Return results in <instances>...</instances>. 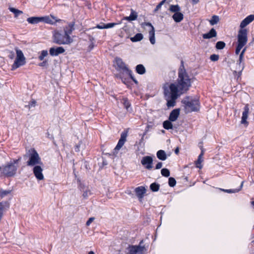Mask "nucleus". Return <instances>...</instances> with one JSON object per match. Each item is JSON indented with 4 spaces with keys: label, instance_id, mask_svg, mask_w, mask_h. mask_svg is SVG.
<instances>
[{
    "label": "nucleus",
    "instance_id": "nucleus-15",
    "mask_svg": "<svg viewBox=\"0 0 254 254\" xmlns=\"http://www.w3.org/2000/svg\"><path fill=\"white\" fill-rule=\"evenodd\" d=\"M250 111L249 105L248 104H247L244 108V111L242 113V116L241 119V123L242 124L246 125L247 126L248 125V122H247V119L248 118V115Z\"/></svg>",
    "mask_w": 254,
    "mask_h": 254
},
{
    "label": "nucleus",
    "instance_id": "nucleus-11",
    "mask_svg": "<svg viewBox=\"0 0 254 254\" xmlns=\"http://www.w3.org/2000/svg\"><path fill=\"white\" fill-rule=\"evenodd\" d=\"M115 62L117 66V70H122L124 72L128 70V68L121 58L116 57L115 59Z\"/></svg>",
    "mask_w": 254,
    "mask_h": 254
},
{
    "label": "nucleus",
    "instance_id": "nucleus-37",
    "mask_svg": "<svg viewBox=\"0 0 254 254\" xmlns=\"http://www.w3.org/2000/svg\"><path fill=\"white\" fill-rule=\"evenodd\" d=\"M160 185L156 182L151 184L150 185V189L153 192H156L159 190Z\"/></svg>",
    "mask_w": 254,
    "mask_h": 254
},
{
    "label": "nucleus",
    "instance_id": "nucleus-22",
    "mask_svg": "<svg viewBox=\"0 0 254 254\" xmlns=\"http://www.w3.org/2000/svg\"><path fill=\"white\" fill-rule=\"evenodd\" d=\"M138 16L137 13L133 9H130V14L129 16L124 17L123 19L128 21L135 20Z\"/></svg>",
    "mask_w": 254,
    "mask_h": 254
},
{
    "label": "nucleus",
    "instance_id": "nucleus-23",
    "mask_svg": "<svg viewBox=\"0 0 254 254\" xmlns=\"http://www.w3.org/2000/svg\"><path fill=\"white\" fill-rule=\"evenodd\" d=\"M201 153L199 155L197 160L195 162V165L196 167L199 169H201L202 167V166L201 165V163L202 161V157L204 154V149L202 148V147H201Z\"/></svg>",
    "mask_w": 254,
    "mask_h": 254
},
{
    "label": "nucleus",
    "instance_id": "nucleus-64",
    "mask_svg": "<svg viewBox=\"0 0 254 254\" xmlns=\"http://www.w3.org/2000/svg\"><path fill=\"white\" fill-rule=\"evenodd\" d=\"M88 254H95V253L93 251H90Z\"/></svg>",
    "mask_w": 254,
    "mask_h": 254
},
{
    "label": "nucleus",
    "instance_id": "nucleus-25",
    "mask_svg": "<svg viewBox=\"0 0 254 254\" xmlns=\"http://www.w3.org/2000/svg\"><path fill=\"white\" fill-rule=\"evenodd\" d=\"M172 18L176 23H179L182 21L184 19V14L180 11L174 13L172 15Z\"/></svg>",
    "mask_w": 254,
    "mask_h": 254
},
{
    "label": "nucleus",
    "instance_id": "nucleus-55",
    "mask_svg": "<svg viewBox=\"0 0 254 254\" xmlns=\"http://www.w3.org/2000/svg\"><path fill=\"white\" fill-rule=\"evenodd\" d=\"M94 217H90L88 219V220L87 221L86 223V225L87 226H89L90 224L93 222V221L94 220Z\"/></svg>",
    "mask_w": 254,
    "mask_h": 254
},
{
    "label": "nucleus",
    "instance_id": "nucleus-13",
    "mask_svg": "<svg viewBox=\"0 0 254 254\" xmlns=\"http://www.w3.org/2000/svg\"><path fill=\"white\" fill-rule=\"evenodd\" d=\"M64 52L65 49L63 47H53L49 49V54L52 57L58 56Z\"/></svg>",
    "mask_w": 254,
    "mask_h": 254
},
{
    "label": "nucleus",
    "instance_id": "nucleus-49",
    "mask_svg": "<svg viewBox=\"0 0 254 254\" xmlns=\"http://www.w3.org/2000/svg\"><path fill=\"white\" fill-rule=\"evenodd\" d=\"M152 127V125H150V124H148L146 127V128H145V131L143 133V134L142 136V138H141V140H143V137L144 136V135L146 134V133L148 131L149 129L150 128H151Z\"/></svg>",
    "mask_w": 254,
    "mask_h": 254
},
{
    "label": "nucleus",
    "instance_id": "nucleus-44",
    "mask_svg": "<svg viewBox=\"0 0 254 254\" xmlns=\"http://www.w3.org/2000/svg\"><path fill=\"white\" fill-rule=\"evenodd\" d=\"M168 184L170 187H174L176 185V181L173 177H170L168 180Z\"/></svg>",
    "mask_w": 254,
    "mask_h": 254
},
{
    "label": "nucleus",
    "instance_id": "nucleus-41",
    "mask_svg": "<svg viewBox=\"0 0 254 254\" xmlns=\"http://www.w3.org/2000/svg\"><path fill=\"white\" fill-rule=\"evenodd\" d=\"M123 104L124 106V107L127 111H129V109L131 106V104L127 98H124L123 99Z\"/></svg>",
    "mask_w": 254,
    "mask_h": 254
},
{
    "label": "nucleus",
    "instance_id": "nucleus-30",
    "mask_svg": "<svg viewBox=\"0 0 254 254\" xmlns=\"http://www.w3.org/2000/svg\"><path fill=\"white\" fill-rule=\"evenodd\" d=\"M143 38V36L141 33H137L133 37H130V39L132 42H139Z\"/></svg>",
    "mask_w": 254,
    "mask_h": 254
},
{
    "label": "nucleus",
    "instance_id": "nucleus-54",
    "mask_svg": "<svg viewBox=\"0 0 254 254\" xmlns=\"http://www.w3.org/2000/svg\"><path fill=\"white\" fill-rule=\"evenodd\" d=\"M126 72H127V73L128 74V75L129 76V77L132 80L133 78H134V76L132 75V71L130 69H128V70H127L126 71Z\"/></svg>",
    "mask_w": 254,
    "mask_h": 254
},
{
    "label": "nucleus",
    "instance_id": "nucleus-32",
    "mask_svg": "<svg viewBox=\"0 0 254 254\" xmlns=\"http://www.w3.org/2000/svg\"><path fill=\"white\" fill-rule=\"evenodd\" d=\"M169 10L171 12L176 13L180 11L181 7L178 4H171L169 7Z\"/></svg>",
    "mask_w": 254,
    "mask_h": 254
},
{
    "label": "nucleus",
    "instance_id": "nucleus-10",
    "mask_svg": "<svg viewBox=\"0 0 254 254\" xmlns=\"http://www.w3.org/2000/svg\"><path fill=\"white\" fill-rule=\"evenodd\" d=\"M43 165H38L33 168V173L35 178L39 181L43 180L44 178L43 174V169L41 167Z\"/></svg>",
    "mask_w": 254,
    "mask_h": 254
},
{
    "label": "nucleus",
    "instance_id": "nucleus-36",
    "mask_svg": "<svg viewBox=\"0 0 254 254\" xmlns=\"http://www.w3.org/2000/svg\"><path fill=\"white\" fill-rule=\"evenodd\" d=\"M15 51L16 53V58L25 61V58L23 55L22 51L21 50L19 49L18 48H16Z\"/></svg>",
    "mask_w": 254,
    "mask_h": 254
},
{
    "label": "nucleus",
    "instance_id": "nucleus-8",
    "mask_svg": "<svg viewBox=\"0 0 254 254\" xmlns=\"http://www.w3.org/2000/svg\"><path fill=\"white\" fill-rule=\"evenodd\" d=\"M248 42V38L244 35L240 34L237 35V42L235 49V54L239 55L240 54L241 50L246 45Z\"/></svg>",
    "mask_w": 254,
    "mask_h": 254
},
{
    "label": "nucleus",
    "instance_id": "nucleus-56",
    "mask_svg": "<svg viewBox=\"0 0 254 254\" xmlns=\"http://www.w3.org/2000/svg\"><path fill=\"white\" fill-rule=\"evenodd\" d=\"M162 163L161 162H158L157 164L155 166V169L156 170L160 169L162 167Z\"/></svg>",
    "mask_w": 254,
    "mask_h": 254
},
{
    "label": "nucleus",
    "instance_id": "nucleus-48",
    "mask_svg": "<svg viewBox=\"0 0 254 254\" xmlns=\"http://www.w3.org/2000/svg\"><path fill=\"white\" fill-rule=\"evenodd\" d=\"M36 105V101L35 100H32L29 102L28 105L27 106L29 109H30L32 107H34ZM25 107H27V106H25Z\"/></svg>",
    "mask_w": 254,
    "mask_h": 254
},
{
    "label": "nucleus",
    "instance_id": "nucleus-59",
    "mask_svg": "<svg viewBox=\"0 0 254 254\" xmlns=\"http://www.w3.org/2000/svg\"><path fill=\"white\" fill-rule=\"evenodd\" d=\"M80 144L78 143V144H76L75 146V147H74V150L75 152H79L80 149Z\"/></svg>",
    "mask_w": 254,
    "mask_h": 254
},
{
    "label": "nucleus",
    "instance_id": "nucleus-39",
    "mask_svg": "<svg viewBox=\"0 0 254 254\" xmlns=\"http://www.w3.org/2000/svg\"><path fill=\"white\" fill-rule=\"evenodd\" d=\"M226 46V44L223 41H218L215 45V48L217 50H222Z\"/></svg>",
    "mask_w": 254,
    "mask_h": 254
},
{
    "label": "nucleus",
    "instance_id": "nucleus-47",
    "mask_svg": "<svg viewBox=\"0 0 254 254\" xmlns=\"http://www.w3.org/2000/svg\"><path fill=\"white\" fill-rule=\"evenodd\" d=\"M165 1H166V0H163L157 5L155 8L154 9V12H156L159 9H160L162 5L165 3Z\"/></svg>",
    "mask_w": 254,
    "mask_h": 254
},
{
    "label": "nucleus",
    "instance_id": "nucleus-46",
    "mask_svg": "<svg viewBox=\"0 0 254 254\" xmlns=\"http://www.w3.org/2000/svg\"><path fill=\"white\" fill-rule=\"evenodd\" d=\"M10 190H2L1 189V198L6 196V195L10 194Z\"/></svg>",
    "mask_w": 254,
    "mask_h": 254
},
{
    "label": "nucleus",
    "instance_id": "nucleus-63",
    "mask_svg": "<svg viewBox=\"0 0 254 254\" xmlns=\"http://www.w3.org/2000/svg\"><path fill=\"white\" fill-rule=\"evenodd\" d=\"M132 81L135 83V84H138V81H137V80L134 78L133 79Z\"/></svg>",
    "mask_w": 254,
    "mask_h": 254
},
{
    "label": "nucleus",
    "instance_id": "nucleus-24",
    "mask_svg": "<svg viewBox=\"0 0 254 254\" xmlns=\"http://www.w3.org/2000/svg\"><path fill=\"white\" fill-rule=\"evenodd\" d=\"M27 21L31 24H36L41 22V16H32L28 17L27 19Z\"/></svg>",
    "mask_w": 254,
    "mask_h": 254
},
{
    "label": "nucleus",
    "instance_id": "nucleus-9",
    "mask_svg": "<svg viewBox=\"0 0 254 254\" xmlns=\"http://www.w3.org/2000/svg\"><path fill=\"white\" fill-rule=\"evenodd\" d=\"M153 162V158L150 156L143 157L141 160V163L142 166L147 170H151L152 168Z\"/></svg>",
    "mask_w": 254,
    "mask_h": 254
},
{
    "label": "nucleus",
    "instance_id": "nucleus-42",
    "mask_svg": "<svg viewBox=\"0 0 254 254\" xmlns=\"http://www.w3.org/2000/svg\"><path fill=\"white\" fill-rule=\"evenodd\" d=\"M48 53L47 50H42L40 53L38 59L40 61H42L44 60V58L48 56Z\"/></svg>",
    "mask_w": 254,
    "mask_h": 254
},
{
    "label": "nucleus",
    "instance_id": "nucleus-5",
    "mask_svg": "<svg viewBox=\"0 0 254 254\" xmlns=\"http://www.w3.org/2000/svg\"><path fill=\"white\" fill-rule=\"evenodd\" d=\"M21 160V157H19L17 159H13L10 161L6 165H5L3 169L2 173L6 177L13 176L16 172L18 164Z\"/></svg>",
    "mask_w": 254,
    "mask_h": 254
},
{
    "label": "nucleus",
    "instance_id": "nucleus-2",
    "mask_svg": "<svg viewBox=\"0 0 254 254\" xmlns=\"http://www.w3.org/2000/svg\"><path fill=\"white\" fill-rule=\"evenodd\" d=\"M180 87L181 91L185 93L191 86V78L187 72L183 60L181 62V65L178 70V77L175 82Z\"/></svg>",
    "mask_w": 254,
    "mask_h": 254
},
{
    "label": "nucleus",
    "instance_id": "nucleus-7",
    "mask_svg": "<svg viewBox=\"0 0 254 254\" xmlns=\"http://www.w3.org/2000/svg\"><path fill=\"white\" fill-rule=\"evenodd\" d=\"M254 20V14H251L247 16L241 22L240 25V29L238 31V34L244 35L248 38V30L245 28L246 26Z\"/></svg>",
    "mask_w": 254,
    "mask_h": 254
},
{
    "label": "nucleus",
    "instance_id": "nucleus-6",
    "mask_svg": "<svg viewBox=\"0 0 254 254\" xmlns=\"http://www.w3.org/2000/svg\"><path fill=\"white\" fill-rule=\"evenodd\" d=\"M62 31H56L53 35V42L58 45H68L73 42L71 37H67Z\"/></svg>",
    "mask_w": 254,
    "mask_h": 254
},
{
    "label": "nucleus",
    "instance_id": "nucleus-45",
    "mask_svg": "<svg viewBox=\"0 0 254 254\" xmlns=\"http://www.w3.org/2000/svg\"><path fill=\"white\" fill-rule=\"evenodd\" d=\"M219 55L216 54H212L210 56V60L213 62L217 61L219 59Z\"/></svg>",
    "mask_w": 254,
    "mask_h": 254
},
{
    "label": "nucleus",
    "instance_id": "nucleus-20",
    "mask_svg": "<svg viewBox=\"0 0 254 254\" xmlns=\"http://www.w3.org/2000/svg\"><path fill=\"white\" fill-rule=\"evenodd\" d=\"M25 63L26 62L25 60L16 58L14 62V63L12 65L11 70H15V69L19 67L20 66L24 65Z\"/></svg>",
    "mask_w": 254,
    "mask_h": 254
},
{
    "label": "nucleus",
    "instance_id": "nucleus-43",
    "mask_svg": "<svg viewBox=\"0 0 254 254\" xmlns=\"http://www.w3.org/2000/svg\"><path fill=\"white\" fill-rule=\"evenodd\" d=\"M161 175L165 177H168L170 175V172L169 169L167 168H163L161 171Z\"/></svg>",
    "mask_w": 254,
    "mask_h": 254
},
{
    "label": "nucleus",
    "instance_id": "nucleus-53",
    "mask_svg": "<svg viewBox=\"0 0 254 254\" xmlns=\"http://www.w3.org/2000/svg\"><path fill=\"white\" fill-rule=\"evenodd\" d=\"M143 240H142L140 241L139 244L138 245H135V246H139L142 248L141 249V252L143 253L144 251L145 250V246L143 245Z\"/></svg>",
    "mask_w": 254,
    "mask_h": 254
},
{
    "label": "nucleus",
    "instance_id": "nucleus-35",
    "mask_svg": "<svg viewBox=\"0 0 254 254\" xmlns=\"http://www.w3.org/2000/svg\"><path fill=\"white\" fill-rule=\"evenodd\" d=\"M9 10L14 14L15 17H17L20 14H22L23 12L18 9L14 7H9Z\"/></svg>",
    "mask_w": 254,
    "mask_h": 254
},
{
    "label": "nucleus",
    "instance_id": "nucleus-57",
    "mask_svg": "<svg viewBox=\"0 0 254 254\" xmlns=\"http://www.w3.org/2000/svg\"><path fill=\"white\" fill-rule=\"evenodd\" d=\"M122 79V82L125 84H127L128 83L129 79L127 78L121 77Z\"/></svg>",
    "mask_w": 254,
    "mask_h": 254
},
{
    "label": "nucleus",
    "instance_id": "nucleus-31",
    "mask_svg": "<svg viewBox=\"0 0 254 254\" xmlns=\"http://www.w3.org/2000/svg\"><path fill=\"white\" fill-rule=\"evenodd\" d=\"M172 122H173V121H171L169 119L168 120L165 121L163 123V127L167 130L173 129V126L172 123Z\"/></svg>",
    "mask_w": 254,
    "mask_h": 254
},
{
    "label": "nucleus",
    "instance_id": "nucleus-33",
    "mask_svg": "<svg viewBox=\"0 0 254 254\" xmlns=\"http://www.w3.org/2000/svg\"><path fill=\"white\" fill-rule=\"evenodd\" d=\"M9 207V202L8 201H2L1 202V216H2V211L6 210Z\"/></svg>",
    "mask_w": 254,
    "mask_h": 254
},
{
    "label": "nucleus",
    "instance_id": "nucleus-21",
    "mask_svg": "<svg viewBox=\"0 0 254 254\" xmlns=\"http://www.w3.org/2000/svg\"><path fill=\"white\" fill-rule=\"evenodd\" d=\"M217 36V32L215 29L213 28H211L209 31L206 33L202 34V37L205 39H208Z\"/></svg>",
    "mask_w": 254,
    "mask_h": 254
},
{
    "label": "nucleus",
    "instance_id": "nucleus-18",
    "mask_svg": "<svg viewBox=\"0 0 254 254\" xmlns=\"http://www.w3.org/2000/svg\"><path fill=\"white\" fill-rule=\"evenodd\" d=\"M134 191L137 197L140 200L143 197L146 192V189L143 186L138 187L135 189Z\"/></svg>",
    "mask_w": 254,
    "mask_h": 254
},
{
    "label": "nucleus",
    "instance_id": "nucleus-38",
    "mask_svg": "<svg viewBox=\"0 0 254 254\" xmlns=\"http://www.w3.org/2000/svg\"><path fill=\"white\" fill-rule=\"evenodd\" d=\"M219 21V17L217 15H213L209 20V23L211 25L216 24Z\"/></svg>",
    "mask_w": 254,
    "mask_h": 254
},
{
    "label": "nucleus",
    "instance_id": "nucleus-62",
    "mask_svg": "<svg viewBox=\"0 0 254 254\" xmlns=\"http://www.w3.org/2000/svg\"><path fill=\"white\" fill-rule=\"evenodd\" d=\"M199 0H192V2L193 4H196L198 2Z\"/></svg>",
    "mask_w": 254,
    "mask_h": 254
},
{
    "label": "nucleus",
    "instance_id": "nucleus-12",
    "mask_svg": "<svg viewBox=\"0 0 254 254\" xmlns=\"http://www.w3.org/2000/svg\"><path fill=\"white\" fill-rule=\"evenodd\" d=\"M141 249L142 248L139 246L129 245L126 249L127 254H143Z\"/></svg>",
    "mask_w": 254,
    "mask_h": 254
},
{
    "label": "nucleus",
    "instance_id": "nucleus-52",
    "mask_svg": "<svg viewBox=\"0 0 254 254\" xmlns=\"http://www.w3.org/2000/svg\"><path fill=\"white\" fill-rule=\"evenodd\" d=\"M117 24H118L117 23H106V24L105 23L106 29L112 28Z\"/></svg>",
    "mask_w": 254,
    "mask_h": 254
},
{
    "label": "nucleus",
    "instance_id": "nucleus-29",
    "mask_svg": "<svg viewBox=\"0 0 254 254\" xmlns=\"http://www.w3.org/2000/svg\"><path fill=\"white\" fill-rule=\"evenodd\" d=\"M237 66L239 68H242V69H244L245 67V64L244 62V56L239 55L238 60L237 61Z\"/></svg>",
    "mask_w": 254,
    "mask_h": 254
},
{
    "label": "nucleus",
    "instance_id": "nucleus-26",
    "mask_svg": "<svg viewBox=\"0 0 254 254\" xmlns=\"http://www.w3.org/2000/svg\"><path fill=\"white\" fill-rule=\"evenodd\" d=\"M156 156L158 159L161 161H165L167 158V154L163 150H159L156 153Z\"/></svg>",
    "mask_w": 254,
    "mask_h": 254
},
{
    "label": "nucleus",
    "instance_id": "nucleus-60",
    "mask_svg": "<svg viewBox=\"0 0 254 254\" xmlns=\"http://www.w3.org/2000/svg\"><path fill=\"white\" fill-rule=\"evenodd\" d=\"M246 50H247V47H245L243 49V50H242V51L241 52V53L239 55H242V56H244V54H245V53L246 51Z\"/></svg>",
    "mask_w": 254,
    "mask_h": 254
},
{
    "label": "nucleus",
    "instance_id": "nucleus-19",
    "mask_svg": "<svg viewBox=\"0 0 254 254\" xmlns=\"http://www.w3.org/2000/svg\"><path fill=\"white\" fill-rule=\"evenodd\" d=\"M180 113V109L176 108L173 110L170 113L169 119L171 121L175 122L178 118Z\"/></svg>",
    "mask_w": 254,
    "mask_h": 254
},
{
    "label": "nucleus",
    "instance_id": "nucleus-50",
    "mask_svg": "<svg viewBox=\"0 0 254 254\" xmlns=\"http://www.w3.org/2000/svg\"><path fill=\"white\" fill-rule=\"evenodd\" d=\"M42 61H43L42 62H41L38 64L39 66H41V67H44V66H47L48 65V60H44Z\"/></svg>",
    "mask_w": 254,
    "mask_h": 254
},
{
    "label": "nucleus",
    "instance_id": "nucleus-4",
    "mask_svg": "<svg viewBox=\"0 0 254 254\" xmlns=\"http://www.w3.org/2000/svg\"><path fill=\"white\" fill-rule=\"evenodd\" d=\"M24 158H28L26 162L28 166L34 167L38 165H43L39 154L34 148H31L27 151L26 154L24 155Z\"/></svg>",
    "mask_w": 254,
    "mask_h": 254
},
{
    "label": "nucleus",
    "instance_id": "nucleus-14",
    "mask_svg": "<svg viewBox=\"0 0 254 254\" xmlns=\"http://www.w3.org/2000/svg\"><path fill=\"white\" fill-rule=\"evenodd\" d=\"M127 137V132H123L121 133V137L118 141V142L115 148V151H119L124 145L125 142L126 141V138Z\"/></svg>",
    "mask_w": 254,
    "mask_h": 254
},
{
    "label": "nucleus",
    "instance_id": "nucleus-51",
    "mask_svg": "<svg viewBox=\"0 0 254 254\" xmlns=\"http://www.w3.org/2000/svg\"><path fill=\"white\" fill-rule=\"evenodd\" d=\"M95 28L100 29H106L105 23H100V24H97Z\"/></svg>",
    "mask_w": 254,
    "mask_h": 254
},
{
    "label": "nucleus",
    "instance_id": "nucleus-17",
    "mask_svg": "<svg viewBox=\"0 0 254 254\" xmlns=\"http://www.w3.org/2000/svg\"><path fill=\"white\" fill-rule=\"evenodd\" d=\"M74 22H71L68 24L67 26H65L64 28V32L65 33V35L67 37H70V35L72 33V31L74 30Z\"/></svg>",
    "mask_w": 254,
    "mask_h": 254
},
{
    "label": "nucleus",
    "instance_id": "nucleus-16",
    "mask_svg": "<svg viewBox=\"0 0 254 254\" xmlns=\"http://www.w3.org/2000/svg\"><path fill=\"white\" fill-rule=\"evenodd\" d=\"M144 24L151 28V30L149 31V40L151 44L154 45L155 43L154 27L150 22H145Z\"/></svg>",
    "mask_w": 254,
    "mask_h": 254
},
{
    "label": "nucleus",
    "instance_id": "nucleus-28",
    "mask_svg": "<svg viewBox=\"0 0 254 254\" xmlns=\"http://www.w3.org/2000/svg\"><path fill=\"white\" fill-rule=\"evenodd\" d=\"M135 71L139 74L142 75L145 73L146 69L143 64H139L136 66Z\"/></svg>",
    "mask_w": 254,
    "mask_h": 254
},
{
    "label": "nucleus",
    "instance_id": "nucleus-34",
    "mask_svg": "<svg viewBox=\"0 0 254 254\" xmlns=\"http://www.w3.org/2000/svg\"><path fill=\"white\" fill-rule=\"evenodd\" d=\"M41 22L47 24H53L54 22L48 16H41Z\"/></svg>",
    "mask_w": 254,
    "mask_h": 254
},
{
    "label": "nucleus",
    "instance_id": "nucleus-40",
    "mask_svg": "<svg viewBox=\"0 0 254 254\" xmlns=\"http://www.w3.org/2000/svg\"><path fill=\"white\" fill-rule=\"evenodd\" d=\"M238 68L239 69L238 72L236 70L233 71V74L235 76L237 81H238L239 79H241L242 71L244 70L242 69V68L238 67Z\"/></svg>",
    "mask_w": 254,
    "mask_h": 254
},
{
    "label": "nucleus",
    "instance_id": "nucleus-1",
    "mask_svg": "<svg viewBox=\"0 0 254 254\" xmlns=\"http://www.w3.org/2000/svg\"><path fill=\"white\" fill-rule=\"evenodd\" d=\"M163 93L167 101V106L168 108L173 107L176 105V100L182 94H185L181 91L180 87L176 83H167L163 87Z\"/></svg>",
    "mask_w": 254,
    "mask_h": 254
},
{
    "label": "nucleus",
    "instance_id": "nucleus-27",
    "mask_svg": "<svg viewBox=\"0 0 254 254\" xmlns=\"http://www.w3.org/2000/svg\"><path fill=\"white\" fill-rule=\"evenodd\" d=\"M244 182L243 181L241 183V184L240 185V186L238 188V189H221V190L224 192H227V193H236V192H239V191H240L242 188H243V184H244Z\"/></svg>",
    "mask_w": 254,
    "mask_h": 254
},
{
    "label": "nucleus",
    "instance_id": "nucleus-58",
    "mask_svg": "<svg viewBox=\"0 0 254 254\" xmlns=\"http://www.w3.org/2000/svg\"><path fill=\"white\" fill-rule=\"evenodd\" d=\"M89 191L88 190H86L83 191V196L84 198H87L88 196Z\"/></svg>",
    "mask_w": 254,
    "mask_h": 254
},
{
    "label": "nucleus",
    "instance_id": "nucleus-61",
    "mask_svg": "<svg viewBox=\"0 0 254 254\" xmlns=\"http://www.w3.org/2000/svg\"><path fill=\"white\" fill-rule=\"evenodd\" d=\"M174 152H175V154H178L179 153V147H177L175 149Z\"/></svg>",
    "mask_w": 254,
    "mask_h": 254
},
{
    "label": "nucleus",
    "instance_id": "nucleus-3",
    "mask_svg": "<svg viewBox=\"0 0 254 254\" xmlns=\"http://www.w3.org/2000/svg\"><path fill=\"white\" fill-rule=\"evenodd\" d=\"M181 102L184 105L187 113L199 111L200 102L196 98H192L191 97L188 96L183 99Z\"/></svg>",
    "mask_w": 254,
    "mask_h": 254
}]
</instances>
